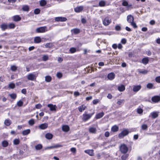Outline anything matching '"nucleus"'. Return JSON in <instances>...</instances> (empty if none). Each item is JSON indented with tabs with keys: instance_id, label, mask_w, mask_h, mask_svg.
<instances>
[{
	"instance_id": "nucleus-32",
	"label": "nucleus",
	"mask_w": 160,
	"mask_h": 160,
	"mask_svg": "<svg viewBox=\"0 0 160 160\" xmlns=\"http://www.w3.org/2000/svg\"><path fill=\"white\" fill-rule=\"evenodd\" d=\"M42 145L41 144H38L35 146V148L36 150H38L41 149L42 148Z\"/></svg>"
},
{
	"instance_id": "nucleus-36",
	"label": "nucleus",
	"mask_w": 160,
	"mask_h": 160,
	"mask_svg": "<svg viewBox=\"0 0 160 160\" xmlns=\"http://www.w3.org/2000/svg\"><path fill=\"white\" fill-rule=\"evenodd\" d=\"M46 2L44 0H42L40 2V4L41 6H43L46 5Z\"/></svg>"
},
{
	"instance_id": "nucleus-35",
	"label": "nucleus",
	"mask_w": 160,
	"mask_h": 160,
	"mask_svg": "<svg viewBox=\"0 0 160 160\" xmlns=\"http://www.w3.org/2000/svg\"><path fill=\"white\" fill-rule=\"evenodd\" d=\"M29 8L28 5H25L22 7V9L23 11H28Z\"/></svg>"
},
{
	"instance_id": "nucleus-12",
	"label": "nucleus",
	"mask_w": 160,
	"mask_h": 160,
	"mask_svg": "<svg viewBox=\"0 0 160 160\" xmlns=\"http://www.w3.org/2000/svg\"><path fill=\"white\" fill-rule=\"evenodd\" d=\"M141 88V86L140 85H134L133 88V91L135 92H137Z\"/></svg>"
},
{
	"instance_id": "nucleus-19",
	"label": "nucleus",
	"mask_w": 160,
	"mask_h": 160,
	"mask_svg": "<svg viewBox=\"0 0 160 160\" xmlns=\"http://www.w3.org/2000/svg\"><path fill=\"white\" fill-rule=\"evenodd\" d=\"M150 115L152 116V118H155L158 116V112H153L151 113Z\"/></svg>"
},
{
	"instance_id": "nucleus-9",
	"label": "nucleus",
	"mask_w": 160,
	"mask_h": 160,
	"mask_svg": "<svg viewBox=\"0 0 160 160\" xmlns=\"http://www.w3.org/2000/svg\"><path fill=\"white\" fill-rule=\"evenodd\" d=\"M151 100L153 102L157 103L160 101V97L158 96H154L152 97Z\"/></svg>"
},
{
	"instance_id": "nucleus-11",
	"label": "nucleus",
	"mask_w": 160,
	"mask_h": 160,
	"mask_svg": "<svg viewBox=\"0 0 160 160\" xmlns=\"http://www.w3.org/2000/svg\"><path fill=\"white\" fill-rule=\"evenodd\" d=\"M47 106L50 108V110L51 111H55L57 108L56 105H53L52 104H48V105Z\"/></svg>"
},
{
	"instance_id": "nucleus-34",
	"label": "nucleus",
	"mask_w": 160,
	"mask_h": 160,
	"mask_svg": "<svg viewBox=\"0 0 160 160\" xmlns=\"http://www.w3.org/2000/svg\"><path fill=\"white\" fill-rule=\"evenodd\" d=\"M11 70L13 72L16 71L17 69V67L15 65H12L11 67Z\"/></svg>"
},
{
	"instance_id": "nucleus-48",
	"label": "nucleus",
	"mask_w": 160,
	"mask_h": 160,
	"mask_svg": "<svg viewBox=\"0 0 160 160\" xmlns=\"http://www.w3.org/2000/svg\"><path fill=\"white\" fill-rule=\"evenodd\" d=\"M48 55H43L42 57V59L44 61H46L48 59Z\"/></svg>"
},
{
	"instance_id": "nucleus-23",
	"label": "nucleus",
	"mask_w": 160,
	"mask_h": 160,
	"mask_svg": "<svg viewBox=\"0 0 160 160\" xmlns=\"http://www.w3.org/2000/svg\"><path fill=\"white\" fill-rule=\"evenodd\" d=\"M125 88L124 85H121L119 86L118 88V90L120 92H122L125 90Z\"/></svg>"
},
{
	"instance_id": "nucleus-55",
	"label": "nucleus",
	"mask_w": 160,
	"mask_h": 160,
	"mask_svg": "<svg viewBox=\"0 0 160 160\" xmlns=\"http://www.w3.org/2000/svg\"><path fill=\"white\" fill-rule=\"evenodd\" d=\"M40 12V10L38 9H36L34 11L35 14H39Z\"/></svg>"
},
{
	"instance_id": "nucleus-43",
	"label": "nucleus",
	"mask_w": 160,
	"mask_h": 160,
	"mask_svg": "<svg viewBox=\"0 0 160 160\" xmlns=\"http://www.w3.org/2000/svg\"><path fill=\"white\" fill-rule=\"evenodd\" d=\"M52 46V44L51 43H48L45 45L46 48H50Z\"/></svg>"
},
{
	"instance_id": "nucleus-26",
	"label": "nucleus",
	"mask_w": 160,
	"mask_h": 160,
	"mask_svg": "<svg viewBox=\"0 0 160 160\" xmlns=\"http://www.w3.org/2000/svg\"><path fill=\"white\" fill-rule=\"evenodd\" d=\"M2 145L3 147H6L8 145V143L6 140H4L2 142Z\"/></svg>"
},
{
	"instance_id": "nucleus-14",
	"label": "nucleus",
	"mask_w": 160,
	"mask_h": 160,
	"mask_svg": "<svg viewBox=\"0 0 160 160\" xmlns=\"http://www.w3.org/2000/svg\"><path fill=\"white\" fill-rule=\"evenodd\" d=\"M84 152L85 153L88 154L90 156H93L94 155L93 150L92 149L85 150Z\"/></svg>"
},
{
	"instance_id": "nucleus-50",
	"label": "nucleus",
	"mask_w": 160,
	"mask_h": 160,
	"mask_svg": "<svg viewBox=\"0 0 160 160\" xmlns=\"http://www.w3.org/2000/svg\"><path fill=\"white\" fill-rule=\"evenodd\" d=\"M9 95L12 98L14 99H15L17 97L15 93L11 94Z\"/></svg>"
},
{
	"instance_id": "nucleus-29",
	"label": "nucleus",
	"mask_w": 160,
	"mask_h": 160,
	"mask_svg": "<svg viewBox=\"0 0 160 160\" xmlns=\"http://www.w3.org/2000/svg\"><path fill=\"white\" fill-rule=\"evenodd\" d=\"M99 5L100 7H104L106 5V2L104 0H101L99 2Z\"/></svg>"
},
{
	"instance_id": "nucleus-21",
	"label": "nucleus",
	"mask_w": 160,
	"mask_h": 160,
	"mask_svg": "<svg viewBox=\"0 0 160 160\" xmlns=\"http://www.w3.org/2000/svg\"><path fill=\"white\" fill-rule=\"evenodd\" d=\"M119 128L118 126L115 125L113 126L111 128V130L112 132H115L118 130Z\"/></svg>"
},
{
	"instance_id": "nucleus-2",
	"label": "nucleus",
	"mask_w": 160,
	"mask_h": 160,
	"mask_svg": "<svg viewBox=\"0 0 160 160\" xmlns=\"http://www.w3.org/2000/svg\"><path fill=\"white\" fill-rule=\"evenodd\" d=\"M94 112L92 113L88 114L86 113L82 115V120L83 121L86 122L90 119L92 116L94 114Z\"/></svg>"
},
{
	"instance_id": "nucleus-39",
	"label": "nucleus",
	"mask_w": 160,
	"mask_h": 160,
	"mask_svg": "<svg viewBox=\"0 0 160 160\" xmlns=\"http://www.w3.org/2000/svg\"><path fill=\"white\" fill-rule=\"evenodd\" d=\"M28 123L29 125L32 126L34 124V120L33 119H31L28 121Z\"/></svg>"
},
{
	"instance_id": "nucleus-13",
	"label": "nucleus",
	"mask_w": 160,
	"mask_h": 160,
	"mask_svg": "<svg viewBox=\"0 0 160 160\" xmlns=\"http://www.w3.org/2000/svg\"><path fill=\"white\" fill-rule=\"evenodd\" d=\"M115 77L114 73L113 72H111L108 74L107 77L109 80H112Z\"/></svg>"
},
{
	"instance_id": "nucleus-3",
	"label": "nucleus",
	"mask_w": 160,
	"mask_h": 160,
	"mask_svg": "<svg viewBox=\"0 0 160 160\" xmlns=\"http://www.w3.org/2000/svg\"><path fill=\"white\" fill-rule=\"evenodd\" d=\"M129 133V131L127 129H123L118 135V138L121 139L124 136L127 135Z\"/></svg>"
},
{
	"instance_id": "nucleus-45",
	"label": "nucleus",
	"mask_w": 160,
	"mask_h": 160,
	"mask_svg": "<svg viewBox=\"0 0 160 160\" xmlns=\"http://www.w3.org/2000/svg\"><path fill=\"white\" fill-rule=\"evenodd\" d=\"M45 80L47 82H50L51 80V78L49 76H47L45 77Z\"/></svg>"
},
{
	"instance_id": "nucleus-38",
	"label": "nucleus",
	"mask_w": 160,
	"mask_h": 160,
	"mask_svg": "<svg viewBox=\"0 0 160 160\" xmlns=\"http://www.w3.org/2000/svg\"><path fill=\"white\" fill-rule=\"evenodd\" d=\"M1 27L3 30H4L5 29L7 28L8 26L5 24H3L1 25Z\"/></svg>"
},
{
	"instance_id": "nucleus-59",
	"label": "nucleus",
	"mask_w": 160,
	"mask_h": 160,
	"mask_svg": "<svg viewBox=\"0 0 160 160\" xmlns=\"http://www.w3.org/2000/svg\"><path fill=\"white\" fill-rule=\"evenodd\" d=\"M62 76V74L60 72H58L57 74V76L58 78H61Z\"/></svg>"
},
{
	"instance_id": "nucleus-56",
	"label": "nucleus",
	"mask_w": 160,
	"mask_h": 160,
	"mask_svg": "<svg viewBox=\"0 0 160 160\" xmlns=\"http://www.w3.org/2000/svg\"><path fill=\"white\" fill-rule=\"evenodd\" d=\"M42 107V105L40 104H38L36 105L35 107L37 109H40Z\"/></svg>"
},
{
	"instance_id": "nucleus-20",
	"label": "nucleus",
	"mask_w": 160,
	"mask_h": 160,
	"mask_svg": "<svg viewBox=\"0 0 160 160\" xmlns=\"http://www.w3.org/2000/svg\"><path fill=\"white\" fill-rule=\"evenodd\" d=\"M62 130L65 132H67L69 130V127L67 125H64L62 127Z\"/></svg>"
},
{
	"instance_id": "nucleus-64",
	"label": "nucleus",
	"mask_w": 160,
	"mask_h": 160,
	"mask_svg": "<svg viewBox=\"0 0 160 160\" xmlns=\"http://www.w3.org/2000/svg\"><path fill=\"white\" fill-rule=\"evenodd\" d=\"M21 92L23 94H26V92H27L26 89L25 88L23 89L21 91Z\"/></svg>"
},
{
	"instance_id": "nucleus-49",
	"label": "nucleus",
	"mask_w": 160,
	"mask_h": 160,
	"mask_svg": "<svg viewBox=\"0 0 160 160\" xmlns=\"http://www.w3.org/2000/svg\"><path fill=\"white\" fill-rule=\"evenodd\" d=\"M8 27L10 28H15V25L13 23H10L8 25Z\"/></svg>"
},
{
	"instance_id": "nucleus-25",
	"label": "nucleus",
	"mask_w": 160,
	"mask_h": 160,
	"mask_svg": "<svg viewBox=\"0 0 160 160\" xmlns=\"http://www.w3.org/2000/svg\"><path fill=\"white\" fill-rule=\"evenodd\" d=\"M104 113L103 112L99 113L96 115V118L97 119H99L102 118L104 115Z\"/></svg>"
},
{
	"instance_id": "nucleus-28",
	"label": "nucleus",
	"mask_w": 160,
	"mask_h": 160,
	"mask_svg": "<svg viewBox=\"0 0 160 160\" xmlns=\"http://www.w3.org/2000/svg\"><path fill=\"white\" fill-rule=\"evenodd\" d=\"M4 123L6 125L9 126L11 123V121L10 119H6L5 120Z\"/></svg>"
},
{
	"instance_id": "nucleus-24",
	"label": "nucleus",
	"mask_w": 160,
	"mask_h": 160,
	"mask_svg": "<svg viewBox=\"0 0 160 160\" xmlns=\"http://www.w3.org/2000/svg\"><path fill=\"white\" fill-rule=\"evenodd\" d=\"M30 132V130L29 129H27L22 131V134L23 135H27Z\"/></svg>"
},
{
	"instance_id": "nucleus-30",
	"label": "nucleus",
	"mask_w": 160,
	"mask_h": 160,
	"mask_svg": "<svg viewBox=\"0 0 160 160\" xmlns=\"http://www.w3.org/2000/svg\"><path fill=\"white\" fill-rule=\"evenodd\" d=\"M85 108L86 106L84 105H82L78 107V110L79 112H82L85 109Z\"/></svg>"
},
{
	"instance_id": "nucleus-42",
	"label": "nucleus",
	"mask_w": 160,
	"mask_h": 160,
	"mask_svg": "<svg viewBox=\"0 0 160 160\" xmlns=\"http://www.w3.org/2000/svg\"><path fill=\"white\" fill-rule=\"evenodd\" d=\"M138 72L139 73H142L143 74H146L148 73V71L147 70H139L138 71Z\"/></svg>"
},
{
	"instance_id": "nucleus-51",
	"label": "nucleus",
	"mask_w": 160,
	"mask_h": 160,
	"mask_svg": "<svg viewBox=\"0 0 160 160\" xmlns=\"http://www.w3.org/2000/svg\"><path fill=\"white\" fill-rule=\"evenodd\" d=\"M153 86V85L152 83H148L147 86V87L149 89L152 88Z\"/></svg>"
},
{
	"instance_id": "nucleus-4",
	"label": "nucleus",
	"mask_w": 160,
	"mask_h": 160,
	"mask_svg": "<svg viewBox=\"0 0 160 160\" xmlns=\"http://www.w3.org/2000/svg\"><path fill=\"white\" fill-rule=\"evenodd\" d=\"M103 24L105 26L108 25L111 22V18L108 17H106L102 21Z\"/></svg>"
},
{
	"instance_id": "nucleus-31",
	"label": "nucleus",
	"mask_w": 160,
	"mask_h": 160,
	"mask_svg": "<svg viewBox=\"0 0 160 160\" xmlns=\"http://www.w3.org/2000/svg\"><path fill=\"white\" fill-rule=\"evenodd\" d=\"M149 61V60L148 58H144L142 60V62L145 64H147Z\"/></svg>"
},
{
	"instance_id": "nucleus-60",
	"label": "nucleus",
	"mask_w": 160,
	"mask_h": 160,
	"mask_svg": "<svg viewBox=\"0 0 160 160\" xmlns=\"http://www.w3.org/2000/svg\"><path fill=\"white\" fill-rule=\"evenodd\" d=\"M110 133L108 131L106 132L104 134L105 136L106 137H108L109 136Z\"/></svg>"
},
{
	"instance_id": "nucleus-46",
	"label": "nucleus",
	"mask_w": 160,
	"mask_h": 160,
	"mask_svg": "<svg viewBox=\"0 0 160 160\" xmlns=\"http://www.w3.org/2000/svg\"><path fill=\"white\" fill-rule=\"evenodd\" d=\"M23 104V102L21 100H19L17 102V105L18 107L22 106Z\"/></svg>"
},
{
	"instance_id": "nucleus-47",
	"label": "nucleus",
	"mask_w": 160,
	"mask_h": 160,
	"mask_svg": "<svg viewBox=\"0 0 160 160\" xmlns=\"http://www.w3.org/2000/svg\"><path fill=\"white\" fill-rule=\"evenodd\" d=\"M148 127L146 124H144L142 126V129L143 130H146L147 129Z\"/></svg>"
},
{
	"instance_id": "nucleus-41",
	"label": "nucleus",
	"mask_w": 160,
	"mask_h": 160,
	"mask_svg": "<svg viewBox=\"0 0 160 160\" xmlns=\"http://www.w3.org/2000/svg\"><path fill=\"white\" fill-rule=\"evenodd\" d=\"M72 31L75 34H78L79 33L80 30L78 29L75 28L72 30Z\"/></svg>"
},
{
	"instance_id": "nucleus-22",
	"label": "nucleus",
	"mask_w": 160,
	"mask_h": 160,
	"mask_svg": "<svg viewBox=\"0 0 160 160\" xmlns=\"http://www.w3.org/2000/svg\"><path fill=\"white\" fill-rule=\"evenodd\" d=\"M41 42V38L39 37H37L35 38L34 42L35 43H39Z\"/></svg>"
},
{
	"instance_id": "nucleus-62",
	"label": "nucleus",
	"mask_w": 160,
	"mask_h": 160,
	"mask_svg": "<svg viewBox=\"0 0 160 160\" xmlns=\"http://www.w3.org/2000/svg\"><path fill=\"white\" fill-rule=\"evenodd\" d=\"M128 3L126 1H124L122 3V5L123 6H128Z\"/></svg>"
},
{
	"instance_id": "nucleus-5",
	"label": "nucleus",
	"mask_w": 160,
	"mask_h": 160,
	"mask_svg": "<svg viewBox=\"0 0 160 160\" xmlns=\"http://www.w3.org/2000/svg\"><path fill=\"white\" fill-rule=\"evenodd\" d=\"M48 31L46 27H42L38 28L36 29V31L38 33H43Z\"/></svg>"
},
{
	"instance_id": "nucleus-63",
	"label": "nucleus",
	"mask_w": 160,
	"mask_h": 160,
	"mask_svg": "<svg viewBox=\"0 0 160 160\" xmlns=\"http://www.w3.org/2000/svg\"><path fill=\"white\" fill-rule=\"evenodd\" d=\"M76 150V148H71V151L73 153L75 152Z\"/></svg>"
},
{
	"instance_id": "nucleus-37",
	"label": "nucleus",
	"mask_w": 160,
	"mask_h": 160,
	"mask_svg": "<svg viewBox=\"0 0 160 160\" xmlns=\"http://www.w3.org/2000/svg\"><path fill=\"white\" fill-rule=\"evenodd\" d=\"M20 142V141L19 139H15L14 140L13 143L14 145H18Z\"/></svg>"
},
{
	"instance_id": "nucleus-17",
	"label": "nucleus",
	"mask_w": 160,
	"mask_h": 160,
	"mask_svg": "<svg viewBox=\"0 0 160 160\" xmlns=\"http://www.w3.org/2000/svg\"><path fill=\"white\" fill-rule=\"evenodd\" d=\"M89 131L90 133H95L96 131V128L93 126L90 127L89 128Z\"/></svg>"
},
{
	"instance_id": "nucleus-8",
	"label": "nucleus",
	"mask_w": 160,
	"mask_h": 160,
	"mask_svg": "<svg viewBox=\"0 0 160 160\" xmlns=\"http://www.w3.org/2000/svg\"><path fill=\"white\" fill-rule=\"evenodd\" d=\"M62 147V145H61L59 144H56L55 145H53L52 146H50V147H47L45 148V149L47 150V149H53V148H58Z\"/></svg>"
},
{
	"instance_id": "nucleus-54",
	"label": "nucleus",
	"mask_w": 160,
	"mask_h": 160,
	"mask_svg": "<svg viewBox=\"0 0 160 160\" xmlns=\"http://www.w3.org/2000/svg\"><path fill=\"white\" fill-rule=\"evenodd\" d=\"M155 79L157 82L160 83V76L156 77Z\"/></svg>"
},
{
	"instance_id": "nucleus-58",
	"label": "nucleus",
	"mask_w": 160,
	"mask_h": 160,
	"mask_svg": "<svg viewBox=\"0 0 160 160\" xmlns=\"http://www.w3.org/2000/svg\"><path fill=\"white\" fill-rule=\"evenodd\" d=\"M99 101L98 99H95L93 101V103L94 104H97Z\"/></svg>"
},
{
	"instance_id": "nucleus-33",
	"label": "nucleus",
	"mask_w": 160,
	"mask_h": 160,
	"mask_svg": "<svg viewBox=\"0 0 160 160\" xmlns=\"http://www.w3.org/2000/svg\"><path fill=\"white\" fill-rule=\"evenodd\" d=\"M125 102L124 99H118L117 102L118 104L119 105H121L122 103H123Z\"/></svg>"
},
{
	"instance_id": "nucleus-10",
	"label": "nucleus",
	"mask_w": 160,
	"mask_h": 160,
	"mask_svg": "<svg viewBox=\"0 0 160 160\" xmlns=\"http://www.w3.org/2000/svg\"><path fill=\"white\" fill-rule=\"evenodd\" d=\"M55 20L56 22H65L67 20V19L64 17H57L55 18Z\"/></svg>"
},
{
	"instance_id": "nucleus-40",
	"label": "nucleus",
	"mask_w": 160,
	"mask_h": 160,
	"mask_svg": "<svg viewBox=\"0 0 160 160\" xmlns=\"http://www.w3.org/2000/svg\"><path fill=\"white\" fill-rule=\"evenodd\" d=\"M128 154H124L122 156L121 158L122 160H125L128 157Z\"/></svg>"
},
{
	"instance_id": "nucleus-7",
	"label": "nucleus",
	"mask_w": 160,
	"mask_h": 160,
	"mask_svg": "<svg viewBox=\"0 0 160 160\" xmlns=\"http://www.w3.org/2000/svg\"><path fill=\"white\" fill-rule=\"evenodd\" d=\"M28 79L31 81H33L36 79L35 75L32 73L29 74L27 76Z\"/></svg>"
},
{
	"instance_id": "nucleus-61",
	"label": "nucleus",
	"mask_w": 160,
	"mask_h": 160,
	"mask_svg": "<svg viewBox=\"0 0 160 160\" xmlns=\"http://www.w3.org/2000/svg\"><path fill=\"white\" fill-rule=\"evenodd\" d=\"M80 93H79V92H77V91H76V92H74V96H75L76 97L79 96L80 95Z\"/></svg>"
},
{
	"instance_id": "nucleus-18",
	"label": "nucleus",
	"mask_w": 160,
	"mask_h": 160,
	"mask_svg": "<svg viewBox=\"0 0 160 160\" xmlns=\"http://www.w3.org/2000/svg\"><path fill=\"white\" fill-rule=\"evenodd\" d=\"M21 17L18 15H15L13 17V20L15 22H18L21 20Z\"/></svg>"
},
{
	"instance_id": "nucleus-16",
	"label": "nucleus",
	"mask_w": 160,
	"mask_h": 160,
	"mask_svg": "<svg viewBox=\"0 0 160 160\" xmlns=\"http://www.w3.org/2000/svg\"><path fill=\"white\" fill-rule=\"evenodd\" d=\"M83 8L82 6L77 7L74 8V11L76 12H81L83 9Z\"/></svg>"
},
{
	"instance_id": "nucleus-53",
	"label": "nucleus",
	"mask_w": 160,
	"mask_h": 160,
	"mask_svg": "<svg viewBox=\"0 0 160 160\" xmlns=\"http://www.w3.org/2000/svg\"><path fill=\"white\" fill-rule=\"evenodd\" d=\"M9 87L12 89L14 88L15 87V85L13 83H10L9 85Z\"/></svg>"
},
{
	"instance_id": "nucleus-27",
	"label": "nucleus",
	"mask_w": 160,
	"mask_h": 160,
	"mask_svg": "<svg viewBox=\"0 0 160 160\" xmlns=\"http://www.w3.org/2000/svg\"><path fill=\"white\" fill-rule=\"evenodd\" d=\"M45 138L48 139H51L53 135L51 133H47L45 135Z\"/></svg>"
},
{
	"instance_id": "nucleus-15",
	"label": "nucleus",
	"mask_w": 160,
	"mask_h": 160,
	"mask_svg": "<svg viewBox=\"0 0 160 160\" xmlns=\"http://www.w3.org/2000/svg\"><path fill=\"white\" fill-rule=\"evenodd\" d=\"M48 127V124L47 123H44L40 124L39 126V128L41 129H44Z\"/></svg>"
},
{
	"instance_id": "nucleus-44",
	"label": "nucleus",
	"mask_w": 160,
	"mask_h": 160,
	"mask_svg": "<svg viewBox=\"0 0 160 160\" xmlns=\"http://www.w3.org/2000/svg\"><path fill=\"white\" fill-rule=\"evenodd\" d=\"M69 51L71 53H73L76 51V48H72L70 49Z\"/></svg>"
},
{
	"instance_id": "nucleus-52",
	"label": "nucleus",
	"mask_w": 160,
	"mask_h": 160,
	"mask_svg": "<svg viewBox=\"0 0 160 160\" xmlns=\"http://www.w3.org/2000/svg\"><path fill=\"white\" fill-rule=\"evenodd\" d=\"M115 30L117 31H120L121 29V28L120 26L119 25H117L115 27Z\"/></svg>"
},
{
	"instance_id": "nucleus-6",
	"label": "nucleus",
	"mask_w": 160,
	"mask_h": 160,
	"mask_svg": "<svg viewBox=\"0 0 160 160\" xmlns=\"http://www.w3.org/2000/svg\"><path fill=\"white\" fill-rule=\"evenodd\" d=\"M120 150L122 153H126L128 151V148L125 144H123L121 146Z\"/></svg>"
},
{
	"instance_id": "nucleus-57",
	"label": "nucleus",
	"mask_w": 160,
	"mask_h": 160,
	"mask_svg": "<svg viewBox=\"0 0 160 160\" xmlns=\"http://www.w3.org/2000/svg\"><path fill=\"white\" fill-rule=\"evenodd\" d=\"M137 112L139 114H141L143 112V110L141 108H138L137 109Z\"/></svg>"
},
{
	"instance_id": "nucleus-1",
	"label": "nucleus",
	"mask_w": 160,
	"mask_h": 160,
	"mask_svg": "<svg viewBox=\"0 0 160 160\" xmlns=\"http://www.w3.org/2000/svg\"><path fill=\"white\" fill-rule=\"evenodd\" d=\"M127 21L128 22L130 23L131 25L133 26L134 28H136L137 26L136 24L134 22V18L131 15H128L127 17Z\"/></svg>"
}]
</instances>
